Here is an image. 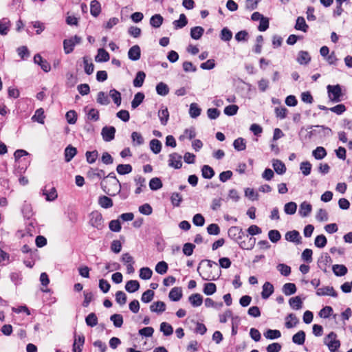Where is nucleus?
<instances>
[{"instance_id":"f257e3e1","label":"nucleus","mask_w":352,"mask_h":352,"mask_svg":"<svg viewBox=\"0 0 352 352\" xmlns=\"http://www.w3.org/2000/svg\"><path fill=\"white\" fill-rule=\"evenodd\" d=\"M100 186L103 191L109 196L113 197L116 195H120L122 199L128 197L129 193L122 192H121L122 184L119 180H102Z\"/></svg>"},{"instance_id":"f03ea898","label":"nucleus","mask_w":352,"mask_h":352,"mask_svg":"<svg viewBox=\"0 0 352 352\" xmlns=\"http://www.w3.org/2000/svg\"><path fill=\"white\" fill-rule=\"evenodd\" d=\"M328 97L333 102H338L342 100V92L340 85H331L327 87Z\"/></svg>"},{"instance_id":"7ed1b4c3","label":"nucleus","mask_w":352,"mask_h":352,"mask_svg":"<svg viewBox=\"0 0 352 352\" xmlns=\"http://www.w3.org/2000/svg\"><path fill=\"white\" fill-rule=\"evenodd\" d=\"M336 338L337 334L331 331L324 338V344L327 345L331 352L337 351L340 346V342Z\"/></svg>"},{"instance_id":"20e7f679","label":"nucleus","mask_w":352,"mask_h":352,"mask_svg":"<svg viewBox=\"0 0 352 352\" xmlns=\"http://www.w3.org/2000/svg\"><path fill=\"white\" fill-rule=\"evenodd\" d=\"M89 223L92 227L96 228L98 230L102 229L104 224L102 214L97 210L93 211L90 214Z\"/></svg>"},{"instance_id":"39448f33","label":"nucleus","mask_w":352,"mask_h":352,"mask_svg":"<svg viewBox=\"0 0 352 352\" xmlns=\"http://www.w3.org/2000/svg\"><path fill=\"white\" fill-rule=\"evenodd\" d=\"M228 236L236 243H238L239 240L242 239L243 237L245 236L243 229L239 226L230 227L228 229Z\"/></svg>"},{"instance_id":"423d86ee","label":"nucleus","mask_w":352,"mask_h":352,"mask_svg":"<svg viewBox=\"0 0 352 352\" xmlns=\"http://www.w3.org/2000/svg\"><path fill=\"white\" fill-rule=\"evenodd\" d=\"M245 236L246 238L245 239H241L237 243L240 248L247 250H252L256 243V238L253 236H249V234H246Z\"/></svg>"},{"instance_id":"0eeeda50","label":"nucleus","mask_w":352,"mask_h":352,"mask_svg":"<svg viewBox=\"0 0 352 352\" xmlns=\"http://www.w3.org/2000/svg\"><path fill=\"white\" fill-rule=\"evenodd\" d=\"M116 128L114 126H105L102 129L101 135L104 141L110 142L115 138Z\"/></svg>"},{"instance_id":"6e6552de","label":"nucleus","mask_w":352,"mask_h":352,"mask_svg":"<svg viewBox=\"0 0 352 352\" xmlns=\"http://www.w3.org/2000/svg\"><path fill=\"white\" fill-rule=\"evenodd\" d=\"M168 166L175 169H179L182 166V156L177 153H173L169 155Z\"/></svg>"},{"instance_id":"1a4fd4ad","label":"nucleus","mask_w":352,"mask_h":352,"mask_svg":"<svg viewBox=\"0 0 352 352\" xmlns=\"http://www.w3.org/2000/svg\"><path fill=\"white\" fill-rule=\"evenodd\" d=\"M85 338L82 333H74V340L73 344V352H82V347L85 343Z\"/></svg>"},{"instance_id":"9d476101","label":"nucleus","mask_w":352,"mask_h":352,"mask_svg":"<svg viewBox=\"0 0 352 352\" xmlns=\"http://www.w3.org/2000/svg\"><path fill=\"white\" fill-rule=\"evenodd\" d=\"M285 239L288 241L295 243L296 244H300L302 243V237L300 233L297 230L288 231L285 234Z\"/></svg>"},{"instance_id":"9b49d317","label":"nucleus","mask_w":352,"mask_h":352,"mask_svg":"<svg viewBox=\"0 0 352 352\" xmlns=\"http://www.w3.org/2000/svg\"><path fill=\"white\" fill-rule=\"evenodd\" d=\"M331 261L332 260L328 253H324L318 258V266L324 272H327V267Z\"/></svg>"},{"instance_id":"f8f14e48","label":"nucleus","mask_w":352,"mask_h":352,"mask_svg":"<svg viewBox=\"0 0 352 352\" xmlns=\"http://www.w3.org/2000/svg\"><path fill=\"white\" fill-rule=\"evenodd\" d=\"M34 61L36 64H38L41 66V69L45 72H48L51 69L50 64L46 60L43 58V57L39 54H36L34 56Z\"/></svg>"},{"instance_id":"ddd939ff","label":"nucleus","mask_w":352,"mask_h":352,"mask_svg":"<svg viewBox=\"0 0 352 352\" xmlns=\"http://www.w3.org/2000/svg\"><path fill=\"white\" fill-rule=\"evenodd\" d=\"M141 50L139 45H135L132 46L128 52V57L133 61H136L140 58Z\"/></svg>"},{"instance_id":"4468645a","label":"nucleus","mask_w":352,"mask_h":352,"mask_svg":"<svg viewBox=\"0 0 352 352\" xmlns=\"http://www.w3.org/2000/svg\"><path fill=\"white\" fill-rule=\"evenodd\" d=\"M318 296H331L332 297H337L338 293L333 287H324L322 288L318 289L316 292Z\"/></svg>"},{"instance_id":"2eb2a0df","label":"nucleus","mask_w":352,"mask_h":352,"mask_svg":"<svg viewBox=\"0 0 352 352\" xmlns=\"http://www.w3.org/2000/svg\"><path fill=\"white\" fill-rule=\"evenodd\" d=\"M182 289L179 287H175L171 289L168 294V298L170 300L177 302L182 298Z\"/></svg>"},{"instance_id":"dca6fc26","label":"nucleus","mask_w":352,"mask_h":352,"mask_svg":"<svg viewBox=\"0 0 352 352\" xmlns=\"http://www.w3.org/2000/svg\"><path fill=\"white\" fill-rule=\"evenodd\" d=\"M263 291L261 292V297L263 299H267L274 291L273 285L270 282H265L263 285Z\"/></svg>"},{"instance_id":"f3484780","label":"nucleus","mask_w":352,"mask_h":352,"mask_svg":"<svg viewBox=\"0 0 352 352\" xmlns=\"http://www.w3.org/2000/svg\"><path fill=\"white\" fill-rule=\"evenodd\" d=\"M110 58L109 54L103 48L98 50V54L95 56V61L98 63L107 62Z\"/></svg>"},{"instance_id":"a211bd4d","label":"nucleus","mask_w":352,"mask_h":352,"mask_svg":"<svg viewBox=\"0 0 352 352\" xmlns=\"http://www.w3.org/2000/svg\"><path fill=\"white\" fill-rule=\"evenodd\" d=\"M286 322L285 326L287 329H292L294 327L298 322L299 320L294 314H289L285 318Z\"/></svg>"},{"instance_id":"6ab92c4d","label":"nucleus","mask_w":352,"mask_h":352,"mask_svg":"<svg viewBox=\"0 0 352 352\" xmlns=\"http://www.w3.org/2000/svg\"><path fill=\"white\" fill-rule=\"evenodd\" d=\"M272 166L274 171L278 175H283L286 172V167L285 164L280 160H274Z\"/></svg>"},{"instance_id":"aec40b11","label":"nucleus","mask_w":352,"mask_h":352,"mask_svg":"<svg viewBox=\"0 0 352 352\" xmlns=\"http://www.w3.org/2000/svg\"><path fill=\"white\" fill-rule=\"evenodd\" d=\"M101 12L100 3L97 0H93L90 3V13L94 16L97 17Z\"/></svg>"},{"instance_id":"412c9836","label":"nucleus","mask_w":352,"mask_h":352,"mask_svg":"<svg viewBox=\"0 0 352 352\" xmlns=\"http://www.w3.org/2000/svg\"><path fill=\"white\" fill-rule=\"evenodd\" d=\"M297 61L300 65H307L311 61V56L307 51H300L298 52Z\"/></svg>"},{"instance_id":"4be33fe9","label":"nucleus","mask_w":352,"mask_h":352,"mask_svg":"<svg viewBox=\"0 0 352 352\" xmlns=\"http://www.w3.org/2000/svg\"><path fill=\"white\" fill-rule=\"evenodd\" d=\"M188 301L192 307H199L203 302V297L200 294H193L188 297Z\"/></svg>"},{"instance_id":"5701e85b","label":"nucleus","mask_w":352,"mask_h":352,"mask_svg":"<svg viewBox=\"0 0 352 352\" xmlns=\"http://www.w3.org/2000/svg\"><path fill=\"white\" fill-rule=\"evenodd\" d=\"M77 153L76 148L72 145L67 146L65 149V160L66 162H70Z\"/></svg>"},{"instance_id":"b1692460","label":"nucleus","mask_w":352,"mask_h":352,"mask_svg":"<svg viewBox=\"0 0 352 352\" xmlns=\"http://www.w3.org/2000/svg\"><path fill=\"white\" fill-rule=\"evenodd\" d=\"M87 176L90 178H94L96 177L99 179H103V180L106 179L105 172L103 170L98 168H90L87 172Z\"/></svg>"},{"instance_id":"393cba45","label":"nucleus","mask_w":352,"mask_h":352,"mask_svg":"<svg viewBox=\"0 0 352 352\" xmlns=\"http://www.w3.org/2000/svg\"><path fill=\"white\" fill-rule=\"evenodd\" d=\"M166 308V304L162 301L154 302L150 306V310L152 312L162 313L165 311Z\"/></svg>"},{"instance_id":"a878e982","label":"nucleus","mask_w":352,"mask_h":352,"mask_svg":"<svg viewBox=\"0 0 352 352\" xmlns=\"http://www.w3.org/2000/svg\"><path fill=\"white\" fill-rule=\"evenodd\" d=\"M311 205L306 201H304L300 205L299 214L303 217H307L311 213Z\"/></svg>"},{"instance_id":"bb28decb","label":"nucleus","mask_w":352,"mask_h":352,"mask_svg":"<svg viewBox=\"0 0 352 352\" xmlns=\"http://www.w3.org/2000/svg\"><path fill=\"white\" fill-rule=\"evenodd\" d=\"M98 204L103 208H111L113 205V200L105 195L100 196L98 199Z\"/></svg>"},{"instance_id":"cd10ccee","label":"nucleus","mask_w":352,"mask_h":352,"mask_svg":"<svg viewBox=\"0 0 352 352\" xmlns=\"http://www.w3.org/2000/svg\"><path fill=\"white\" fill-rule=\"evenodd\" d=\"M140 288V283L136 280H131L126 282L125 285V289L129 293H133L138 291Z\"/></svg>"},{"instance_id":"c85d7f7f","label":"nucleus","mask_w":352,"mask_h":352,"mask_svg":"<svg viewBox=\"0 0 352 352\" xmlns=\"http://www.w3.org/2000/svg\"><path fill=\"white\" fill-rule=\"evenodd\" d=\"M332 270L334 274L337 276H342L346 274L348 270L347 267L344 265H333Z\"/></svg>"},{"instance_id":"c756f323","label":"nucleus","mask_w":352,"mask_h":352,"mask_svg":"<svg viewBox=\"0 0 352 352\" xmlns=\"http://www.w3.org/2000/svg\"><path fill=\"white\" fill-rule=\"evenodd\" d=\"M204 29L201 26H195L190 29V36L195 40L199 39L204 34Z\"/></svg>"},{"instance_id":"7c9ffc66","label":"nucleus","mask_w":352,"mask_h":352,"mask_svg":"<svg viewBox=\"0 0 352 352\" xmlns=\"http://www.w3.org/2000/svg\"><path fill=\"white\" fill-rule=\"evenodd\" d=\"M289 304L293 309L298 310L302 307V301L300 296L292 297L289 300Z\"/></svg>"},{"instance_id":"2f4dec72","label":"nucleus","mask_w":352,"mask_h":352,"mask_svg":"<svg viewBox=\"0 0 352 352\" xmlns=\"http://www.w3.org/2000/svg\"><path fill=\"white\" fill-rule=\"evenodd\" d=\"M305 331L300 330L293 336L292 342L298 345L303 344L305 341Z\"/></svg>"},{"instance_id":"473e14b6","label":"nucleus","mask_w":352,"mask_h":352,"mask_svg":"<svg viewBox=\"0 0 352 352\" xmlns=\"http://www.w3.org/2000/svg\"><path fill=\"white\" fill-rule=\"evenodd\" d=\"M327 151L322 146H318L312 151V155L316 160H322L327 155Z\"/></svg>"},{"instance_id":"72a5a7b5","label":"nucleus","mask_w":352,"mask_h":352,"mask_svg":"<svg viewBox=\"0 0 352 352\" xmlns=\"http://www.w3.org/2000/svg\"><path fill=\"white\" fill-rule=\"evenodd\" d=\"M146 74L144 72L140 71L136 74L135 78L133 81V86L135 87H140L142 86Z\"/></svg>"},{"instance_id":"f704fd0d","label":"nucleus","mask_w":352,"mask_h":352,"mask_svg":"<svg viewBox=\"0 0 352 352\" xmlns=\"http://www.w3.org/2000/svg\"><path fill=\"white\" fill-rule=\"evenodd\" d=\"M294 28L297 30H301L304 32H307L309 26L307 25L305 20L302 16H298L296 19V23Z\"/></svg>"},{"instance_id":"c9c22d12","label":"nucleus","mask_w":352,"mask_h":352,"mask_svg":"<svg viewBox=\"0 0 352 352\" xmlns=\"http://www.w3.org/2000/svg\"><path fill=\"white\" fill-rule=\"evenodd\" d=\"M188 23V20L184 14L179 15V19L173 21V24L175 29H180L185 27Z\"/></svg>"},{"instance_id":"e433bc0d","label":"nucleus","mask_w":352,"mask_h":352,"mask_svg":"<svg viewBox=\"0 0 352 352\" xmlns=\"http://www.w3.org/2000/svg\"><path fill=\"white\" fill-rule=\"evenodd\" d=\"M296 286L294 283H285L282 288L283 292L286 296H290L296 293Z\"/></svg>"},{"instance_id":"4c0bfd02","label":"nucleus","mask_w":352,"mask_h":352,"mask_svg":"<svg viewBox=\"0 0 352 352\" xmlns=\"http://www.w3.org/2000/svg\"><path fill=\"white\" fill-rule=\"evenodd\" d=\"M163 17L160 14H156L150 19V24L155 28H160L163 23Z\"/></svg>"},{"instance_id":"58836bf2","label":"nucleus","mask_w":352,"mask_h":352,"mask_svg":"<svg viewBox=\"0 0 352 352\" xmlns=\"http://www.w3.org/2000/svg\"><path fill=\"white\" fill-rule=\"evenodd\" d=\"M201 175L205 179H211L214 175V170L208 165H204L201 168Z\"/></svg>"},{"instance_id":"ea45409f","label":"nucleus","mask_w":352,"mask_h":352,"mask_svg":"<svg viewBox=\"0 0 352 352\" xmlns=\"http://www.w3.org/2000/svg\"><path fill=\"white\" fill-rule=\"evenodd\" d=\"M158 116L161 124L164 126L166 125L169 119V112L168 109L166 107L164 109H160L158 112Z\"/></svg>"},{"instance_id":"a19ab883","label":"nucleus","mask_w":352,"mask_h":352,"mask_svg":"<svg viewBox=\"0 0 352 352\" xmlns=\"http://www.w3.org/2000/svg\"><path fill=\"white\" fill-rule=\"evenodd\" d=\"M132 166L129 164H119L116 167V171L119 175L129 174L132 171Z\"/></svg>"},{"instance_id":"79ce46f5","label":"nucleus","mask_w":352,"mask_h":352,"mask_svg":"<svg viewBox=\"0 0 352 352\" xmlns=\"http://www.w3.org/2000/svg\"><path fill=\"white\" fill-rule=\"evenodd\" d=\"M201 112V109L198 106V104L197 103L194 102L190 105L189 114L191 118H197L198 116H200Z\"/></svg>"},{"instance_id":"37998d69","label":"nucleus","mask_w":352,"mask_h":352,"mask_svg":"<svg viewBox=\"0 0 352 352\" xmlns=\"http://www.w3.org/2000/svg\"><path fill=\"white\" fill-rule=\"evenodd\" d=\"M150 148L155 154H158L162 150V143L157 139H153L150 142Z\"/></svg>"},{"instance_id":"c03bdc74","label":"nucleus","mask_w":352,"mask_h":352,"mask_svg":"<svg viewBox=\"0 0 352 352\" xmlns=\"http://www.w3.org/2000/svg\"><path fill=\"white\" fill-rule=\"evenodd\" d=\"M264 336L267 339L274 340V339L279 338L281 336V333L279 330L267 329L264 333Z\"/></svg>"},{"instance_id":"a18cd8bd","label":"nucleus","mask_w":352,"mask_h":352,"mask_svg":"<svg viewBox=\"0 0 352 352\" xmlns=\"http://www.w3.org/2000/svg\"><path fill=\"white\" fill-rule=\"evenodd\" d=\"M156 91L157 94L165 96L168 94L169 88L166 84L163 82H160L156 86Z\"/></svg>"},{"instance_id":"49530a36","label":"nucleus","mask_w":352,"mask_h":352,"mask_svg":"<svg viewBox=\"0 0 352 352\" xmlns=\"http://www.w3.org/2000/svg\"><path fill=\"white\" fill-rule=\"evenodd\" d=\"M234 149L238 151H244L246 148V142L243 138H238L233 142Z\"/></svg>"},{"instance_id":"de8ad7c7","label":"nucleus","mask_w":352,"mask_h":352,"mask_svg":"<svg viewBox=\"0 0 352 352\" xmlns=\"http://www.w3.org/2000/svg\"><path fill=\"white\" fill-rule=\"evenodd\" d=\"M160 331L165 336H169L173 334V328L169 323L163 322L160 324Z\"/></svg>"},{"instance_id":"09e8293b","label":"nucleus","mask_w":352,"mask_h":352,"mask_svg":"<svg viewBox=\"0 0 352 352\" xmlns=\"http://www.w3.org/2000/svg\"><path fill=\"white\" fill-rule=\"evenodd\" d=\"M144 94L142 92H138L135 96L133 100L131 102V107L133 109L137 108L144 100Z\"/></svg>"},{"instance_id":"8fccbe9b","label":"nucleus","mask_w":352,"mask_h":352,"mask_svg":"<svg viewBox=\"0 0 352 352\" xmlns=\"http://www.w3.org/2000/svg\"><path fill=\"white\" fill-rule=\"evenodd\" d=\"M45 118L44 110L40 108L36 110L34 115L32 117V120L40 124H43Z\"/></svg>"},{"instance_id":"3c124183","label":"nucleus","mask_w":352,"mask_h":352,"mask_svg":"<svg viewBox=\"0 0 352 352\" xmlns=\"http://www.w3.org/2000/svg\"><path fill=\"white\" fill-rule=\"evenodd\" d=\"M109 96L118 107L121 104L122 98L121 94L118 91L115 89H111L109 91Z\"/></svg>"},{"instance_id":"603ef678","label":"nucleus","mask_w":352,"mask_h":352,"mask_svg":"<svg viewBox=\"0 0 352 352\" xmlns=\"http://www.w3.org/2000/svg\"><path fill=\"white\" fill-rule=\"evenodd\" d=\"M217 291V286L213 283H205L203 292L206 295L210 296L214 294Z\"/></svg>"},{"instance_id":"864d4df0","label":"nucleus","mask_w":352,"mask_h":352,"mask_svg":"<svg viewBox=\"0 0 352 352\" xmlns=\"http://www.w3.org/2000/svg\"><path fill=\"white\" fill-rule=\"evenodd\" d=\"M74 47L73 39L71 38L63 41V48L66 54L72 53L74 51Z\"/></svg>"},{"instance_id":"5fc2aeb1","label":"nucleus","mask_w":352,"mask_h":352,"mask_svg":"<svg viewBox=\"0 0 352 352\" xmlns=\"http://www.w3.org/2000/svg\"><path fill=\"white\" fill-rule=\"evenodd\" d=\"M135 182L136 183V185H138V188L135 190V194H140L142 190V188H146L145 182L146 179L144 177L142 176H138L135 178Z\"/></svg>"},{"instance_id":"6e6d98bb","label":"nucleus","mask_w":352,"mask_h":352,"mask_svg":"<svg viewBox=\"0 0 352 352\" xmlns=\"http://www.w3.org/2000/svg\"><path fill=\"white\" fill-rule=\"evenodd\" d=\"M110 320L117 328L121 327L123 324V317L121 314H114L111 316Z\"/></svg>"},{"instance_id":"4d7b16f0","label":"nucleus","mask_w":352,"mask_h":352,"mask_svg":"<svg viewBox=\"0 0 352 352\" xmlns=\"http://www.w3.org/2000/svg\"><path fill=\"white\" fill-rule=\"evenodd\" d=\"M162 186V182L159 177H153L149 182V187L152 190H159Z\"/></svg>"},{"instance_id":"13d9d810","label":"nucleus","mask_w":352,"mask_h":352,"mask_svg":"<svg viewBox=\"0 0 352 352\" xmlns=\"http://www.w3.org/2000/svg\"><path fill=\"white\" fill-rule=\"evenodd\" d=\"M85 322L87 326L94 327L98 324V318L95 313H90L86 318Z\"/></svg>"},{"instance_id":"bf43d9fd","label":"nucleus","mask_w":352,"mask_h":352,"mask_svg":"<svg viewBox=\"0 0 352 352\" xmlns=\"http://www.w3.org/2000/svg\"><path fill=\"white\" fill-rule=\"evenodd\" d=\"M311 164L308 161L302 162L300 165V169L305 176H307L311 173Z\"/></svg>"},{"instance_id":"052dcab7","label":"nucleus","mask_w":352,"mask_h":352,"mask_svg":"<svg viewBox=\"0 0 352 352\" xmlns=\"http://www.w3.org/2000/svg\"><path fill=\"white\" fill-rule=\"evenodd\" d=\"M297 204L295 202L291 201L287 203L284 206V211L287 214H294L296 212Z\"/></svg>"},{"instance_id":"680f3d73","label":"nucleus","mask_w":352,"mask_h":352,"mask_svg":"<svg viewBox=\"0 0 352 352\" xmlns=\"http://www.w3.org/2000/svg\"><path fill=\"white\" fill-rule=\"evenodd\" d=\"M43 194L46 196V200L49 201L55 200L58 197L56 190L54 187H52L49 192L47 190H43Z\"/></svg>"},{"instance_id":"e2e57ef3","label":"nucleus","mask_w":352,"mask_h":352,"mask_svg":"<svg viewBox=\"0 0 352 352\" xmlns=\"http://www.w3.org/2000/svg\"><path fill=\"white\" fill-rule=\"evenodd\" d=\"M154 295L155 293L152 289H147L142 294L141 300L144 303H148L153 300Z\"/></svg>"},{"instance_id":"0e129e2a","label":"nucleus","mask_w":352,"mask_h":352,"mask_svg":"<svg viewBox=\"0 0 352 352\" xmlns=\"http://www.w3.org/2000/svg\"><path fill=\"white\" fill-rule=\"evenodd\" d=\"M116 301L120 305H124L126 302L127 297L126 294L122 291H118L116 293Z\"/></svg>"},{"instance_id":"69168bd1","label":"nucleus","mask_w":352,"mask_h":352,"mask_svg":"<svg viewBox=\"0 0 352 352\" xmlns=\"http://www.w3.org/2000/svg\"><path fill=\"white\" fill-rule=\"evenodd\" d=\"M168 269V264L165 261H160L155 265V271L160 274H164Z\"/></svg>"},{"instance_id":"338daca9","label":"nucleus","mask_w":352,"mask_h":352,"mask_svg":"<svg viewBox=\"0 0 352 352\" xmlns=\"http://www.w3.org/2000/svg\"><path fill=\"white\" fill-rule=\"evenodd\" d=\"M327 238L323 234L318 235L316 237L315 241H314L315 245L319 248H324L327 245Z\"/></svg>"},{"instance_id":"774afa93","label":"nucleus","mask_w":352,"mask_h":352,"mask_svg":"<svg viewBox=\"0 0 352 352\" xmlns=\"http://www.w3.org/2000/svg\"><path fill=\"white\" fill-rule=\"evenodd\" d=\"M269 239L272 243H277L281 238L280 233L277 230H271L268 232Z\"/></svg>"}]
</instances>
